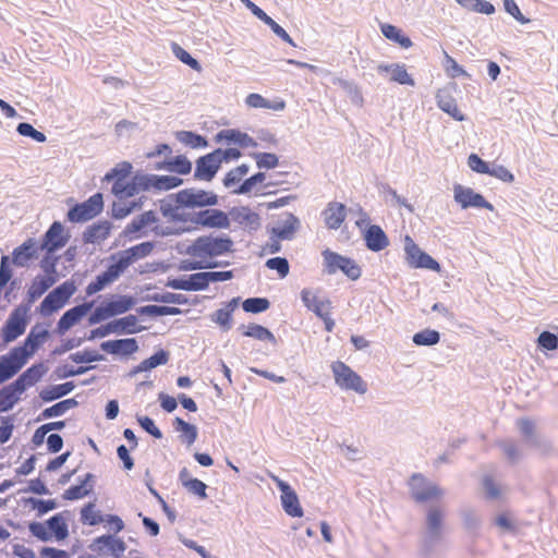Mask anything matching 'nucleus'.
<instances>
[{"instance_id":"1","label":"nucleus","mask_w":558,"mask_h":558,"mask_svg":"<svg viewBox=\"0 0 558 558\" xmlns=\"http://www.w3.org/2000/svg\"><path fill=\"white\" fill-rule=\"evenodd\" d=\"M132 165L128 161L119 163L111 172L107 173L105 179L113 180L112 192L118 201L113 204V210L118 217L129 215L136 206L135 202L129 203L128 199L149 190L148 175L135 174L131 177Z\"/></svg>"},{"instance_id":"2","label":"nucleus","mask_w":558,"mask_h":558,"mask_svg":"<svg viewBox=\"0 0 558 558\" xmlns=\"http://www.w3.org/2000/svg\"><path fill=\"white\" fill-rule=\"evenodd\" d=\"M232 242L228 238L205 235L197 238L187 248L190 260H185L186 269H203L215 266L214 259L231 250Z\"/></svg>"},{"instance_id":"3","label":"nucleus","mask_w":558,"mask_h":558,"mask_svg":"<svg viewBox=\"0 0 558 558\" xmlns=\"http://www.w3.org/2000/svg\"><path fill=\"white\" fill-rule=\"evenodd\" d=\"M175 215L172 209H161L160 213L153 210L145 211L141 216L134 218L123 230L125 239L132 241L140 238L141 232L149 228L150 231L167 235L175 233L178 230L171 226H165V222H169L174 219Z\"/></svg>"},{"instance_id":"4","label":"nucleus","mask_w":558,"mask_h":558,"mask_svg":"<svg viewBox=\"0 0 558 558\" xmlns=\"http://www.w3.org/2000/svg\"><path fill=\"white\" fill-rule=\"evenodd\" d=\"M172 149L168 144H158L153 150L146 153L147 159H156L160 156L166 158L156 161L154 165L155 170H166L180 175H186L192 171V162L184 155L171 157Z\"/></svg>"},{"instance_id":"5","label":"nucleus","mask_w":558,"mask_h":558,"mask_svg":"<svg viewBox=\"0 0 558 558\" xmlns=\"http://www.w3.org/2000/svg\"><path fill=\"white\" fill-rule=\"evenodd\" d=\"M301 300L307 310L324 322L325 330L331 332L335 328V320L331 318V301L320 296L319 291L307 288L301 291Z\"/></svg>"},{"instance_id":"6","label":"nucleus","mask_w":558,"mask_h":558,"mask_svg":"<svg viewBox=\"0 0 558 558\" xmlns=\"http://www.w3.org/2000/svg\"><path fill=\"white\" fill-rule=\"evenodd\" d=\"M330 367L336 385L342 390L354 391L359 395L366 393L367 384L344 362L336 361Z\"/></svg>"},{"instance_id":"7","label":"nucleus","mask_w":558,"mask_h":558,"mask_svg":"<svg viewBox=\"0 0 558 558\" xmlns=\"http://www.w3.org/2000/svg\"><path fill=\"white\" fill-rule=\"evenodd\" d=\"M135 304L132 296L129 295H116L110 300L99 305L92 316L89 317L90 324H96L101 320L108 319L112 316L123 314L130 311Z\"/></svg>"},{"instance_id":"8","label":"nucleus","mask_w":558,"mask_h":558,"mask_svg":"<svg viewBox=\"0 0 558 558\" xmlns=\"http://www.w3.org/2000/svg\"><path fill=\"white\" fill-rule=\"evenodd\" d=\"M323 257L328 274H336L338 270H341L352 280L361 277V268L353 259L335 253L329 248L323 251Z\"/></svg>"},{"instance_id":"9","label":"nucleus","mask_w":558,"mask_h":558,"mask_svg":"<svg viewBox=\"0 0 558 558\" xmlns=\"http://www.w3.org/2000/svg\"><path fill=\"white\" fill-rule=\"evenodd\" d=\"M104 198L101 193L92 195L87 201L76 204L68 211V220L71 222H85L102 211Z\"/></svg>"},{"instance_id":"10","label":"nucleus","mask_w":558,"mask_h":558,"mask_svg":"<svg viewBox=\"0 0 558 558\" xmlns=\"http://www.w3.org/2000/svg\"><path fill=\"white\" fill-rule=\"evenodd\" d=\"M412 497L418 502H426L439 499L442 490L437 485L429 483L422 474L415 473L411 476L410 483Z\"/></svg>"},{"instance_id":"11","label":"nucleus","mask_w":558,"mask_h":558,"mask_svg":"<svg viewBox=\"0 0 558 558\" xmlns=\"http://www.w3.org/2000/svg\"><path fill=\"white\" fill-rule=\"evenodd\" d=\"M407 262L413 268H426L434 271L440 270V265L427 253L423 252L410 238H405L404 246Z\"/></svg>"},{"instance_id":"12","label":"nucleus","mask_w":558,"mask_h":558,"mask_svg":"<svg viewBox=\"0 0 558 558\" xmlns=\"http://www.w3.org/2000/svg\"><path fill=\"white\" fill-rule=\"evenodd\" d=\"M270 478L281 492V504L284 511L293 518H301L303 515V509L300 506L295 492L288 483L283 482L278 476L271 474Z\"/></svg>"},{"instance_id":"13","label":"nucleus","mask_w":558,"mask_h":558,"mask_svg":"<svg viewBox=\"0 0 558 558\" xmlns=\"http://www.w3.org/2000/svg\"><path fill=\"white\" fill-rule=\"evenodd\" d=\"M220 167L219 153L214 150L196 160L194 177L197 180L209 182L214 179Z\"/></svg>"},{"instance_id":"14","label":"nucleus","mask_w":558,"mask_h":558,"mask_svg":"<svg viewBox=\"0 0 558 558\" xmlns=\"http://www.w3.org/2000/svg\"><path fill=\"white\" fill-rule=\"evenodd\" d=\"M454 201L461 205L462 208L475 207L494 210V206L487 202L483 195L475 193L470 187H464L460 184L454 185Z\"/></svg>"},{"instance_id":"15","label":"nucleus","mask_w":558,"mask_h":558,"mask_svg":"<svg viewBox=\"0 0 558 558\" xmlns=\"http://www.w3.org/2000/svg\"><path fill=\"white\" fill-rule=\"evenodd\" d=\"M69 241V235L64 232V227L61 222L54 221L44 235L41 248L51 254L63 246Z\"/></svg>"},{"instance_id":"16","label":"nucleus","mask_w":558,"mask_h":558,"mask_svg":"<svg viewBox=\"0 0 558 558\" xmlns=\"http://www.w3.org/2000/svg\"><path fill=\"white\" fill-rule=\"evenodd\" d=\"M57 281V272L54 265H51L49 271L45 275H37L31 282L27 295L31 302L39 299L45 292H47Z\"/></svg>"},{"instance_id":"17","label":"nucleus","mask_w":558,"mask_h":558,"mask_svg":"<svg viewBox=\"0 0 558 558\" xmlns=\"http://www.w3.org/2000/svg\"><path fill=\"white\" fill-rule=\"evenodd\" d=\"M25 312L16 308L10 315L8 322L2 328V338L5 342H11L24 333L26 328Z\"/></svg>"},{"instance_id":"18","label":"nucleus","mask_w":558,"mask_h":558,"mask_svg":"<svg viewBox=\"0 0 558 558\" xmlns=\"http://www.w3.org/2000/svg\"><path fill=\"white\" fill-rule=\"evenodd\" d=\"M179 201L185 206L203 207L216 205L218 198L217 195L210 192L184 190L179 193Z\"/></svg>"},{"instance_id":"19","label":"nucleus","mask_w":558,"mask_h":558,"mask_svg":"<svg viewBox=\"0 0 558 558\" xmlns=\"http://www.w3.org/2000/svg\"><path fill=\"white\" fill-rule=\"evenodd\" d=\"M325 226L330 230H338L347 217V207L340 202H330L322 211Z\"/></svg>"},{"instance_id":"20","label":"nucleus","mask_w":558,"mask_h":558,"mask_svg":"<svg viewBox=\"0 0 558 558\" xmlns=\"http://www.w3.org/2000/svg\"><path fill=\"white\" fill-rule=\"evenodd\" d=\"M124 271L118 263L111 264L102 274L98 275L94 281L86 287V293L93 295L101 291L105 287L116 281Z\"/></svg>"},{"instance_id":"21","label":"nucleus","mask_w":558,"mask_h":558,"mask_svg":"<svg viewBox=\"0 0 558 558\" xmlns=\"http://www.w3.org/2000/svg\"><path fill=\"white\" fill-rule=\"evenodd\" d=\"M194 221L206 228H227L229 226L228 215L214 208L201 210L196 214Z\"/></svg>"},{"instance_id":"22","label":"nucleus","mask_w":558,"mask_h":558,"mask_svg":"<svg viewBox=\"0 0 558 558\" xmlns=\"http://www.w3.org/2000/svg\"><path fill=\"white\" fill-rule=\"evenodd\" d=\"M154 248V244L151 242H143L137 245H134L125 251H123L119 259L117 260L118 265L122 268L123 271L132 265L134 262L142 259L148 256Z\"/></svg>"},{"instance_id":"23","label":"nucleus","mask_w":558,"mask_h":558,"mask_svg":"<svg viewBox=\"0 0 558 558\" xmlns=\"http://www.w3.org/2000/svg\"><path fill=\"white\" fill-rule=\"evenodd\" d=\"M173 289L185 291H198L208 287L207 272H196L190 275L187 278H178L169 282Z\"/></svg>"},{"instance_id":"24","label":"nucleus","mask_w":558,"mask_h":558,"mask_svg":"<svg viewBox=\"0 0 558 558\" xmlns=\"http://www.w3.org/2000/svg\"><path fill=\"white\" fill-rule=\"evenodd\" d=\"M377 71L379 73H389L390 74V81L396 82L401 85H414V80L412 76L408 73L407 68L404 64H379L377 66Z\"/></svg>"},{"instance_id":"25","label":"nucleus","mask_w":558,"mask_h":558,"mask_svg":"<svg viewBox=\"0 0 558 558\" xmlns=\"http://www.w3.org/2000/svg\"><path fill=\"white\" fill-rule=\"evenodd\" d=\"M364 240L367 248L374 252L381 251L389 244L387 235L377 225H373L367 228L364 234Z\"/></svg>"},{"instance_id":"26","label":"nucleus","mask_w":558,"mask_h":558,"mask_svg":"<svg viewBox=\"0 0 558 558\" xmlns=\"http://www.w3.org/2000/svg\"><path fill=\"white\" fill-rule=\"evenodd\" d=\"M93 307V302L90 303H84L81 305H77L69 311H66L59 320V329L61 330H68L72 326H74L76 323H78L83 316H85L88 311Z\"/></svg>"},{"instance_id":"27","label":"nucleus","mask_w":558,"mask_h":558,"mask_svg":"<svg viewBox=\"0 0 558 558\" xmlns=\"http://www.w3.org/2000/svg\"><path fill=\"white\" fill-rule=\"evenodd\" d=\"M101 348L110 352L112 354H124L129 355L137 351V342L133 338H126V339H119V340H110L107 342H104L101 344Z\"/></svg>"},{"instance_id":"28","label":"nucleus","mask_w":558,"mask_h":558,"mask_svg":"<svg viewBox=\"0 0 558 558\" xmlns=\"http://www.w3.org/2000/svg\"><path fill=\"white\" fill-rule=\"evenodd\" d=\"M23 367L21 362L13 357V352L0 357V384L9 380Z\"/></svg>"},{"instance_id":"29","label":"nucleus","mask_w":558,"mask_h":558,"mask_svg":"<svg viewBox=\"0 0 558 558\" xmlns=\"http://www.w3.org/2000/svg\"><path fill=\"white\" fill-rule=\"evenodd\" d=\"M45 374L43 364H36L27 368L20 377L14 381L15 386H19L23 392L34 386Z\"/></svg>"},{"instance_id":"30","label":"nucleus","mask_w":558,"mask_h":558,"mask_svg":"<svg viewBox=\"0 0 558 558\" xmlns=\"http://www.w3.org/2000/svg\"><path fill=\"white\" fill-rule=\"evenodd\" d=\"M23 390L15 386L13 381L9 386L0 389V412H7L11 410L14 404L20 400Z\"/></svg>"},{"instance_id":"31","label":"nucleus","mask_w":558,"mask_h":558,"mask_svg":"<svg viewBox=\"0 0 558 558\" xmlns=\"http://www.w3.org/2000/svg\"><path fill=\"white\" fill-rule=\"evenodd\" d=\"M248 173V167L246 165H241L231 169L226 173L223 178V184L227 189H230L233 193L240 194L239 190L241 184L244 181V177Z\"/></svg>"},{"instance_id":"32","label":"nucleus","mask_w":558,"mask_h":558,"mask_svg":"<svg viewBox=\"0 0 558 558\" xmlns=\"http://www.w3.org/2000/svg\"><path fill=\"white\" fill-rule=\"evenodd\" d=\"M236 305L238 300H231L223 307L217 310L211 315V320L219 325L222 329L229 330L232 326V313L234 312Z\"/></svg>"},{"instance_id":"33","label":"nucleus","mask_w":558,"mask_h":558,"mask_svg":"<svg viewBox=\"0 0 558 558\" xmlns=\"http://www.w3.org/2000/svg\"><path fill=\"white\" fill-rule=\"evenodd\" d=\"M35 242L33 239H28L13 251L12 262L14 265L23 267L35 256Z\"/></svg>"},{"instance_id":"34","label":"nucleus","mask_w":558,"mask_h":558,"mask_svg":"<svg viewBox=\"0 0 558 558\" xmlns=\"http://www.w3.org/2000/svg\"><path fill=\"white\" fill-rule=\"evenodd\" d=\"M93 478L94 476L90 473L86 474L78 485H73L64 492L63 498L66 500H76L85 497L93 489Z\"/></svg>"},{"instance_id":"35","label":"nucleus","mask_w":558,"mask_h":558,"mask_svg":"<svg viewBox=\"0 0 558 558\" xmlns=\"http://www.w3.org/2000/svg\"><path fill=\"white\" fill-rule=\"evenodd\" d=\"M49 532H51V538L54 537L57 541H63L69 535V529L66 519L63 513H57L47 520Z\"/></svg>"},{"instance_id":"36","label":"nucleus","mask_w":558,"mask_h":558,"mask_svg":"<svg viewBox=\"0 0 558 558\" xmlns=\"http://www.w3.org/2000/svg\"><path fill=\"white\" fill-rule=\"evenodd\" d=\"M380 31L387 39L398 44L400 47L404 49L412 47V40L397 26L385 23L380 25Z\"/></svg>"},{"instance_id":"37","label":"nucleus","mask_w":558,"mask_h":558,"mask_svg":"<svg viewBox=\"0 0 558 558\" xmlns=\"http://www.w3.org/2000/svg\"><path fill=\"white\" fill-rule=\"evenodd\" d=\"M245 104L251 108H266L275 111L283 110L286 107L283 100L271 102L256 93L248 94L245 98Z\"/></svg>"},{"instance_id":"38","label":"nucleus","mask_w":558,"mask_h":558,"mask_svg":"<svg viewBox=\"0 0 558 558\" xmlns=\"http://www.w3.org/2000/svg\"><path fill=\"white\" fill-rule=\"evenodd\" d=\"M110 230L111 227L107 221L95 223L85 231V241L88 243H99L109 236Z\"/></svg>"},{"instance_id":"39","label":"nucleus","mask_w":558,"mask_h":558,"mask_svg":"<svg viewBox=\"0 0 558 558\" xmlns=\"http://www.w3.org/2000/svg\"><path fill=\"white\" fill-rule=\"evenodd\" d=\"M182 179L173 175H148L149 189L171 190L182 184Z\"/></svg>"},{"instance_id":"40","label":"nucleus","mask_w":558,"mask_h":558,"mask_svg":"<svg viewBox=\"0 0 558 558\" xmlns=\"http://www.w3.org/2000/svg\"><path fill=\"white\" fill-rule=\"evenodd\" d=\"M37 349V343H33V336H27L23 345L15 347L11 351L13 352V357L19 360L24 366L28 357L32 356Z\"/></svg>"},{"instance_id":"41","label":"nucleus","mask_w":558,"mask_h":558,"mask_svg":"<svg viewBox=\"0 0 558 558\" xmlns=\"http://www.w3.org/2000/svg\"><path fill=\"white\" fill-rule=\"evenodd\" d=\"M175 137L180 143L191 148H204L208 145V142L204 136L195 134L191 131L177 132Z\"/></svg>"},{"instance_id":"42","label":"nucleus","mask_w":558,"mask_h":558,"mask_svg":"<svg viewBox=\"0 0 558 558\" xmlns=\"http://www.w3.org/2000/svg\"><path fill=\"white\" fill-rule=\"evenodd\" d=\"M174 427L177 432L181 433V438L189 446L195 442L197 438V428L194 425L185 422L180 417H177L174 420Z\"/></svg>"},{"instance_id":"43","label":"nucleus","mask_w":558,"mask_h":558,"mask_svg":"<svg viewBox=\"0 0 558 558\" xmlns=\"http://www.w3.org/2000/svg\"><path fill=\"white\" fill-rule=\"evenodd\" d=\"M462 8L486 15H490L495 12V7L485 0H456Z\"/></svg>"},{"instance_id":"44","label":"nucleus","mask_w":558,"mask_h":558,"mask_svg":"<svg viewBox=\"0 0 558 558\" xmlns=\"http://www.w3.org/2000/svg\"><path fill=\"white\" fill-rule=\"evenodd\" d=\"M187 471L184 469L180 472V478L182 481L183 486L192 494L197 495L201 498H206V484L198 478H187L185 476Z\"/></svg>"},{"instance_id":"45","label":"nucleus","mask_w":558,"mask_h":558,"mask_svg":"<svg viewBox=\"0 0 558 558\" xmlns=\"http://www.w3.org/2000/svg\"><path fill=\"white\" fill-rule=\"evenodd\" d=\"M81 521L84 524L97 525L104 522V517L94 502H88L81 510Z\"/></svg>"},{"instance_id":"46","label":"nucleus","mask_w":558,"mask_h":558,"mask_svg":"<svg viewBox=\"0 0 558 558\" xmlns=\"http://www.w3.org/2000/svg\"><path fill=\"white\" fill-rule=\"evenodd\" d=\"M171 50L173 54L184 64L189 65L191 69L201 72L202 66L199 62L193 58L185 49H183L179 44L172 43Z\"/></svg>"},{"instance_id":"47","label":"nucleus","mask_w":558,"mask_h":558,"mask_svg":"<svg viewBox=\"0 0 558 558\" xmlns=\"http://www.w3.org/2000/svg\"><path fill=\"white\" fill-rule=\"evenodd\" d=\"M243 335L260 341H274V335L264 326L257 324H250L245 327Z\"/></svg>"},{"instance_id":"48","label":"nucleus","mask_w":558,"mask_h":558,"mask_svg":"<svg viewBox=\"0 0 558 558\" xmlns=\"http://www.w3.org/2000/svg\"><path fill=\"white\" fill-rule=\"evenodd\" d=\"M439 340V332L433 329H424L413 336V342L416 345H434L437 344Z\"/></svg>"},{"instance_id":"49","label":"nucleus","mask_w":558,"mask_h":558,"mask_svg":"<svg viewBox=\"0 0 558 558\" xmlns=\"http://www.w3.org/2000/svg\"><path fill=\"white\" fill-rule=\"evenodd\" d=\"M270 303L265 298H250L246 299L242 307L246 313H262L269 308Z\"/></svg>"},{"instance_id":"50","label":"nucleus","mask_w":558,"mask_h":558,"mask_svg":"<svg viewBox=\"0 0 558 558\" xmlns=\"http://www.w3.org/2000/svg\"><path fill=\"white\" fill-rule=\"evenodd\" d=\"M75 404V401L73 399H66L63 401H60L43 411V416L45 418L49 417H56L64 414L69 409H71Z\"/></svg>"},{"instance_id":"51","label":"nucleus","mask_w":558,"mask_h":558,"mask_svg":"<svg viewBox=\"0 0 558 558\" xmlns=\"http://www.w3.org/2000/svg\"><path fill=\"white\" fill-rule=\"evenodd\" d=\"M137 318L134 315L122 317L111 323L114 332H134Z\"/></svg>"},{"instance_id":"52","label":"nucleus","mask_w":558,"mask_h":558,"mask_svg":"<svg viewBox=\"0 0 558 558\" xmlns=\"http://www.w3.org/2000/svg\"><path fill=\"white\" fill-rule=\"evenodd\" d=\"M75 291V283L73 281H65L53 289L50 293L53 294L63 304H65Z\"/></svg>"},{"instance_id":"53","label":"nucleus","mask_w":558,"mask_h":558,"mask_svg":"<svg viewBox=\"0 0 558 558\" xmlns=\"http://www.w3.org/2000/svg\"><path fill=\"white\" fill-rule=\"evenodd\" d=\"M442 512L438 508H432L427 512V526L428 530L436 535H439L442 524Z\"/></svg>"},{"instance_id":"54","label":"nucleus","mask_w":558,"mask_h":558,"mask_svg":"<svg viewBox=\"0 0 558 558\" xmlns=\"http://www.w3.org/2000/svg\"><path fill=\"white\" fill-rule=\"evenodd\" d=\"M266 267L276 270L280 278H286L289 274V262L284 257H272L266 260Z\"/></svg>"},{"instance_id":"55","label":"nucleus","mask_w":558,"mask_h":558,"mask_svg":"<svg viewBox=\"0 0 558 558\" xmlns=\"http://www.w3.org/2000/svg\"><path fill=\"white\" fill-rule=\"evenodd\" d=\"M16 131L20 135L31 137L38 143H44L47 138L43 132L37 131L32 124L27 122L20 123L16 128Z\"/></svg>"},{"instance_id":"56","label":"nucleus","mask_w":558,"mask_h":558,"mask_svg":"<svg viewBox=\"0 0 558 558\" xmlns=\"http://www.w3.org/2000/svg\"><path fill=\"white\" fill-rule=\"evenodd\" d=\"M265 179H266L265 173H263V172L255 173L254 175H252L243 181V183L240 186L239 193L240 194L251 193L253 190L256 189L257 185L263 184Z\"/></svg>"},{"instance_id":"57","label":"nucleus","mask_w":558,"mask_h":558,"mask_svg":"<svg viewBox=\"0 0 558 558\" xmlns=\"http://www.w3.org/2000/svg\"><path fill=\"white\" fill-rule=\"evenodd\" d=\"M63 306L64 304L60 300L49 293L40 304V313L43 315H51Z\"/></svg>"},{"instance_id":"58","label":"nucleus","mask_w":558,"mask_h":558,"mask_svg":"<svg viewBox=\"0 0 558 558\" xmlns=\"http://www.w3.org/2000/svg\"><path fill=\"white\" fill-rule=\"evenodd\" d=\"M218 136L219 138H225L229 142L239 143L241 145H246L247 142H252V138L247 134L235 130L221 131Z\"/></svg>"},{"instance_id":"59","label":"nucleus","mask_w":558,"mask_h":558,"mask_svg":"<svg viewBox=\"0 0 558 558\" xmlns=\"http://www.w3.org/2000/svg\"><path fill=\"white\" fill-rule=\"evenodd\" d=\"M263 22L266 25H268L271 28V31L278 37H280L283 41H286L287 44H289L292 47L296 46L295 43L293 41V39L291 38V36L277 22H275L269 15H267V17H265Z\"/></svg>"},{"instance_id":"60","label":"nucleus","mask_w":558,"mask_h":558,"mask_svg":"<svg viewBox=\"0 0 558 558\" xmlns=\"http://www.w3.org/2000/svg\"><path fill=\"white\" fill-rule=\"evenodd\" d=\"M469 167L477 173L488 174L490 172V167L486 161L480 158L476 154H471L468 158Z\"/></svg>"},{"instance_id":"61","label":"nucleus","mask_w":558,"mask_h":558,"mask_svg":"<svg viewBox=\"0 0 558 558\" xmlns=\"http://www.w3.org/2000/svg\"><path fill=\"white\" fill-rule=\"evenodd\" d=\"M143 312L153 316H163L177 315L180 314L181 311L178 307L148 305L143 308Z\"/></svg>"},{"instance_id":"62","label":"nucleus","mask_w":558,"mask_h":558,"mask_svg":"<svg viewBox=\"0 0 558 558\" xmlns=\"http://www.w3.org/2000/svg\"><path fill=\"white\" fill-rule=\"evenodd\" d=\"M29 531L34 536H36L40 541L46 542L51 539V532H49L47 522H33L29 524Z\"/></svg>"},{"instance_id":"63","label":"nucleus","mask_w":558,"mask_h":558,"mask_svg":"<svg viewBox=\"0 0 558 558\" xmlns=\"http://www.w3.org/2000/svg\"><path fill=\"white\" fill-rule=\"evenodd\" d=\"M538 345L546 350H556L558 348V337L549 331H543L537 339Z\"/></svg>"},{"instance_id":"64","label":"nucleus","mask_w":558,"mask_h":558,"mask_svg":"<svg viewBox=\"0 0 558 558\" xmlns=\"http://www.w3.org/2000/svg\"><path fill=\"white\" fill-rule=\"evenodd\" d=\"M483 486L486 490V495L490 499H496L501 496V489L499 485L495 482V480L490 475H486L483 478Z\"/></svg>"}]
</instances>
